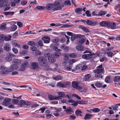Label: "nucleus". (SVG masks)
I'll use <instances>...</instances> for the list:
<instances>
[{"label":"nucleus","mask_w":120,"mask_h":120,"mask_svg":"<svg viewBox=\"0 0 120 120\" xmlns=\"http://www.w3.org/2000/svg\"><path fill=\"white\" fill-rule=\"evenodd\" d=\"M9 56H7L6 58V60L8 61H11L12 60L11 56H12L13 55L11 53H9Z\"/></svg>","instance_id":"b1692460"},{"label":"nucleus","mask_w":120,"mask_h":120,"mask_svg":"<svg viewBox=\"0 0 120 120\" xmlns=\"http://www.w3.org/2000/svg\"><path fill=\"white\" fill-rule=\"evenodd\" d=\"M120 80V76H116L115 77L114 81L115 82H117Z\"/></svg>","instance_id":"4c0bfd02"},{"label":"nucleus","mask_w":120,"mask_h":120,"mask_svg":"<svg viewBox=\"0 0 120 120\" xmlns=\"http://www.w3.org/2000/svg\"><path fill=\"white\" fill-rule=\"evenodd\" d=\"M116 24L113 22H109L108 28H110L112 29H116Z\"/></svg>","instance_id":"1a4fd4ad"},{"label":"nucleus","mask_w":120,"mask_h":120,"mask_svg":"<svg viewBox=\"0 0 120 120\" xmlns=\"http://www.w3.org/2000/svg\"><path fill=\"white\" fill-rule=\"evenodd\" d=\"M17 28L16 25H14L10 27V30L11 31H14L16 30Z\"/></svg>","instance_id":"bb28decb"},{"label":"nucleus","mask_w":120,"mask_h":120,"mask_svg":"<svg viewBox=\"0 0 120 120\" xmlns=\"http://www.w3.org/2000/svg\"><path fill=\"white\" fill-rule=\"evenodd\" d=\"M44 56L45 57H48V60L50 63H54L56 61V59L54 57L53 55H50L49 53H47L45 54Z\"/></svg>","instance_id":"7ed1b4c3"},{"label":"nucleus","mask_w":120,"mask_h":120,"mask_svg":"<svg viewBox=\"0 0 120 120\" xmlns=\"http://www.w3.org/2000/svg\"><path fill=\"white\" fill-rule=\"evenodd\" d=\"M91 75L90 74L86 75L84 77V79L85 81H87L90 77Z\"/></svg>","instance_id":"58836bf2"},{"label":"nucleus","mask_w":120,"mask_h":120,"mask_svg":"<svg viewBox=\"0 0 120 120\" xmlns=\"http://www.w3.org/2000/svg\"><path fill=\"white\" fill-rule=\"evenodd\" d=\"M105 81L107 83H111L112 82L111 78L110 76H108L105 78Z\"/></svg>","instance_id":"6ab92c4d"},{"label":"nucleus","mask_w":120,"mask_h":120,"mask_svg":"<svg viewBox=\"0 0 120 120\" xmlns=\"http://www.w3.org/2000/svg\"><path fill=\"white\" fill-rule=\"evenodd\" d=\"M11 46L9 44H5L4 47V49L5 51L8 52L11 50Z\"/></svg>","instance_id":"f3484780"},{"label":"nucleus","mask_w":120,"mask_h":120,"mask_svg":"<svg viewBox=\"0 0 120 120\" xmlns=\"http://www.w3.org/2000/svg\"><path fill=\"white\" fill-rule=\"evenodd\" d=\"M38 43L40 46H43L42 41L41 40L39 41L38 42Z\"/></svg>","instance_id":"774afa93"},{"label":"nucleus","mask_w":120,"mask_h":120,"mask_svg":"<svg viewBox=\"0 0 120 120\" xmlns=\"http://www.w3.org/2000/svg\"><path fill=\"white\" fill-rule=\"evenodd\" d=\"M53 49L54 50L57 51L55 52L54 54H52L54 56V57L56 59V58H57L61 54V53L59 52L61 50L60 49H58L57 47H54Z\"/></svg>","instance_id":"423d86ee"},{"label":"nucleus","mask_w":120,"mask_h":120,"mask_svg":"<svg viewBox=\"0 0 120 120\" xmlns=\"http://www.w3.org/2000/svg\"><path fill=\"white\" fill-rule=\"evenodd\" d=\"M63 56L64 57L65 59L68 60L69 57V53H65L63 54Z\"/></svg>","instance_id":"a18cd8bd"},{"label":"nucleus","mask_w":120,"mask_h":120,"mask_svg":"<svg viewBox=\"0 0 120 120\" xmlns=\"http://www.w3.org/2000/svg\"><path fill=\"white\" fill-rule=\"evenodd\" d=\"M12 61L14 64L17 65L20 64L21 62V60L16 59H13Z\"/></svg>","instance_id":"4be33fe9"},{"label":"nucleus","mask_w":120,"mask_h":120,"mask_svg":"<svg viewBox=\"0 0 120 120\" xmlns=\"http://www.w3.org/2000/svg\"><path fill=\"white\" fill-rule=\"evenodd\" d=\"M11 37V36L9 35L8 36L4 37V39L5 41H8L10 40Z\"/></svg>","instance_id":"e433bc0d"},{"label":"nucleus","mask_w":120,"mask_h":120,"mask_svg":"<svg viewBox=\"0 0 120 120\" xmlns=\"http://www.w3.org/2000/svg\"><path fill=\"white\" fill-rule=\"evenodd\" d=\"M28 44L30 45H35V43L33 41H30L28 42Z\"/></svg>","instance_id":"864d4df0"},{"label":"nucleus","mask_w":120,"mask_h":120,"mask_svg":"<svg viewBox=\"0 0 120 120\" xmlns=\"http://www.w3.org/2000/svg\"><path fill=\"white\" fill-rule=\"evenodd\" d=\"M81 112L79 110H77L75 111V113L77 116H81Z\"/></svg>","instance_id":"5fc2aeb1"},{"label":"nucleus","mask_w":120,"mask_h":120,"mask_svg":"<svg viewBox=\"0 0 120 120\" xmlns=\"http://www.w3.org/2000/svg\"><path fill=\"white\" fill-rule=\"evenodd\" d=\"M95 85L98 88H105L107 86V85L106 84H104L103 85L102 83L99 82H97L95 84Z\"/></svg>","instance_id":"9b49d317"},{"label":"nucleus","mask_w":120,"mask_h":120,"mask_svg":"<svg viewBox=\"0 0 120 120\" xmlns=\"http://www.w3.org/2000/svg\"><path fill=\"white\" fill-rule=\"evenodd\" d=\"M50 26H55L56 27L59 26H60V24H55L54 23H51L50 24Z\"/></svg>","instance_id":"8fccbe9b"},{"label":"nucleus","mask_w":120,"mask_h":120,"mask_svg":"<svg viewBox=\"0 0 120 120\" xmlns=\"http://www.w3.org/2000/svg\"><path fill=\"white\" fill-rule=\"evenodd\" d=\"M104 68L102 67V65L101 64L97 67L96 70H94V72L95 73V77L97 78L102 77V76L101 74L104 71Z\"/></svg>","instance_id":"f257e3e1"},{"label":"nucleus","mask_w":120,"mask_h":120,"mask_svg":"<svg viewBox=\"0 0 120 120\" xmlns=\"http://www.w3.org/2000/svg\"><path fill=\"white\" fill-rule=\"evenodd\" d=\"M37 48L35 46H32L30 47V49L32 51H35L37 49Z\"/></svg>","instance_id":"052dcab7"},{"label":"nucleus","mask_w":120,"mask_h":120,"mask_svg":"<svg viewBox=\"0 0 120 120\" xmlns=\"http://www.w3.org/2000/svg\"><path fill=\"white\" fill-rule=\"evenodd\" d=\"M25 101L23 100H21L20 101L19 103L21 105H24Z\"/></svg>","instance_id":"e2e57ef3"},{"label":"nucleus","mask_w":120,"mask_h":120,"mask_svg":"<svg viewBox=\"0 0 120 120\" xmlns=\"http://www.w3.org/2000/svg\"><path fill=\"white\" fill-rule=\"evenodd\" d=\"M109 22L103 21L100 23V26L103 27H106L108 28Z\"/></svg>","instance_id":"2eb2a0df"},{"label":"nucleus","mask_w":120,"mask_h":120,"mask_svg":"<svg viewBox=\"0 0 120 120\" xmlns=\"http://www.w3.org/2000/svg\"><path fill=\"white\" fill-rule=\"evenodd\" d=\"M36 8L39 10H41L45 9V7L38 6L36 7Z\"/></svg>","instance_id":"6e6d98bb"},{"label":"nucleus","mask_w":120,"mask_h":120,"mask_svg":"<svg viewBox=\"0 0 120 120\" xmlns=\"http://www.w3.org/2000/svg\"><path fill=\"white\" fill-rule=\"evenodd\" d=\"M86 24L92 26H95L98 24V22L96 21H92L90 20H87L86 21Z\"/></svg>","instance_id":"6e6552de"},{"label":"nucleus","mask_w":120,"mask_h":120,"mask_svg":"<svg viewBox=\"0 0 120 120\" xmlns=\"http://www.w3.org/2000/svg\"><path fill=\"white\" fill-rule=\"evenodd\" d=\"M10 67L13 70H16L18 68V66L16 64H12Z\"/></svg>","instance_id":"2f4dec72"},{"label":"nucleus","mask_w":120,"mask_h":120,"mask_svg":"<svg viewBox=\"0 0 120 120\" xmlns=\"http://www.w3.org/2000/svg\"><path fill=\"white\" fill-rule=\"evenodd\" d=\"M29 65L27 61H25L22 64L21 67L23 68H25L28 66Z\"/></svg>","instance_id":"a878e982"},{"label":"nucleus","mask_w":120,"mask_h":120,"mask_svg":"<svg viewBox=\"0 0 120 120\" xmlns=\"http://www.w3.org/2000/svg\"><path fill=\"white\" fill-rule=\"evenodd\" d=\"M69 57L71 58H75L77 56V55L75 53H69Z\"/></svg>","instance_id":"a19ab883"},{"label":"nucleus","mask_w":120,"mask_h":120,"mask_svg":"<svg viewBox=\"0 0 120 120\" xmlns=\"http://www.w3.org/2000/svg\"><path fill=\"white\" fill-rule=\"evenodd\" d=\"M71 85L73 88L76 89L80 90L82 88L79 83L75 81H73L72 82Z\"/></svg>","instance_id":"0eeeda50"},{"label":"nucleus","mask_w":120,"mask_h":120,"mask_svg":"<svg viewBox=\"0 0 120 120\" xmlns=\"http://www.w3.org/2000/svg\"><path fill=\"white\" fill-rule=\"evenodd\" d=\"M58 96L56 97V100H58L61 99L62 98H64L65 96V94L63 92H58Z\"/></svg>","instance_id":"9d476101"},{"label":"nucleus","mask_w":120,"mask_h":120,"mask_svg":"<svg viewBox=\"0 0 120 120\" xmlns=\"http://www.w3.org/2000/svg\"><path fill=\"white\" fill-rule=\"evenodd\" d=\"M91 111L95 112H98L100 111V110L98 108H95L90 110Z\"/></svg>","instance_id":"c756f323"},{"label":"nucleus","mask_w":120,"mask_h":120,"mask_svg":"<svg viewBox=\"0 0 120 120\" xmlns=\"http://www.w3.org/2000/svg\"><path fill=\"white\" fill-rule=\"evenodd\" d=\"M108 59L105 56H103L100 59V61L101 62H103L105 60H107Z\"/></svg>","instance_id":"79ce46f5"},{"label":"nucleus","mask_w":120,"mask_h":120,"mask_svg":"<svg viewBox=\"0 0 120 120\" xmlns=\"http://www.w3.org/2000/svg\"><path fill=\"white\" fill-rule=\"evenodd\" d=\"M108 56L109 57H112L113 55V53L111 52H109L107 53Z\"/></svg>","instance_id":"680f3d73"},{"label":"nucleus","mask_w":120,"mask_h":120,"mask_svg":"<svg viewBox=\"0 0 120 120\" xmlns=\"http://www.w3.org/2000/svg\"><path fill=\"white\" fill-rule=\"evenodd\" d=\"M4 38V37L3 35H0V43L3 41Z\"/></svg>","instance_id":"338daca9"},{"label":"nucleus","mask_w":120,"mask_h":120,"mask_svg":"<svg viewBox=\"0 0 120 120\" xmlns=\"http://www.w3.org/2000/svg\"><path fill=\"white\" fill-rule=\"evenodd\" d=\"M60 111V110L58 109H56L55 111H54L53 114L56 117H58L59 116V112Z\"/></svg>","instance_id":"cd10ccee"},{"label":"nucleus","mask_w":120,"mask_h":120,"mask_svg":"<svg viewBox=\"0 0 120 120\" xmlns=\"http://www.w3.org/2000/svg\"><path fill=\"white\" fill-rule=\"evenodd\" d=\"M86 101L82 100H79L77 101V103L79 104H85L86 103Z\"/></svg>","instance_id":"ea45409f"},{"label":"nucleus","mask_w":120,"mask_h":120,"mask_svg":"<svg viewBox=\"0 0 120 120\" xmlns=\"http://www.w3.org/2000/svg\"><path fill=\"white\" fill-rule=\"evenodd\" d=\"M38 60L39 62V64L41 66H46L48 65L47 59L46 57L40 56L38 57Z\"/></svg>","instance_id":"f03ea898"},{"label":"nucleus","mask_w":120,"mask_h":120,"mask_svg":"<svg viewBox=\"0 0 120 120\" xmlns=\"http://www.w3.org/2000/svg\"><path fill=\"white\" fill-rule=\"evenodd\" d=\"M61 49H63L65 52H68L69 50V47L66 46L64 45H62L61 47Z\"/></svg>","instance_id":"dca6fc26"},{"label":"nucleus","mask_w":120,"mask_h":120,"mask_svg":"<svg viewBox=\"0 0 120 120\" xmlns=\"http://www.w3.org/2000/svg\"><path fill=\"white\" fill-rule=\"evenodd\" d=\"M93 115L90 114H86L84 117V119L85 120H87L90 118Z\"/></svg>","instance_id":"393cba45"},{"label":"nucleus","mask_w":120,"mask_h":120,"mask_svg":"<svg viewBox=\"0 0 120 120\" xmlns=\"http://www.w3.org/2000/svg\"><path fill=\"white\" fill-rule=\"evenodd\" d=\"M79 28L81 29L83 31L86 32H89V30L88 28H87L83 26H79Z\"/></svg>","instance_id":"412c9836"},{"label":"nucleus","mask_w":120,"mask_h":120,"mask_svg":"<svg viewBox=\"0 0 120 120\" xmlns=\"http://www.w3.org/2000/svg\"><path fill=\"white\" fill-rule=\"evenodd\" d=\"M86 41L85 39L82 38L79 41V43L82 44L84 43Z\"/></svg>","instance_id":"de8ad7c7"},{"label":"nucleus","mask_w":120,"mask_h":120,"mask_svg":"<svg viewBox=\"0 0 120 120\" xmlns=\"http://www.w3.org/2000/svg\"><path fill=\"white\" fill-rule=\"evenodd\" d=\"M72 68V65L71 64H69L67 67L66 68L67 70L71 71V70Z\"/></svg>","instance_id":"09e8293b"},{"label":"nucleus","mask_w":120,"mask_h":120,"mask_svg":"<svg viewBox=\"0 0 120 120\" xmlns=\"http://www.w3.org/2000/svg\"><path fill=\"white\" fill-rule=\"evenodd\" d=\"M42 40L44 41V42L45 43H48L50 42V39L49 37L48 36H45L43 37Z\"/></svg>","instance_id":"ddd939ff"},{"label":"nucleus","mask_w":120,"mask_h":120,"mask_svg":"<svg viewBox=\"0 0 120 120\" xmlns=\"http://www.w3.org/2000/svg\"><path fill=\"white\" fill-rule=\"evenodd\" d=\"M27 1L25 0H23L21 2V5L24 6L25 5L27 4Z\"/></svg>","instance_id":"4d7b16f0"},{"label":"nucleus","mask_w":120,"mask_h":120,"mask_svg":"<svg viewBox=\"0 0 120 120\" xmlns=\"http://www.w3.org/2000/svg\"><path fill=\"white\" fill-rule=\"evenodd\" d=\"M53 11L59 10L62 9L60 3L58 1L55 2L53 4Z\"/></svg>","instance_id":"39448f33"},{"label":"nucleus","mask_w":120,"mask_h":120,"mask_svg":"<svg viewBox=\"0 0 120 120\" xmlns=\"http://www.w3.org/2000/svg\"><path fill=\"white\" fill-rule=\"evenodd\" d=\"M76 49L78 50L81 51L83 49V46L80 45L77 46L76 47Z\"/></svg>","instance_id":"f704fd0d"},{"label":"nucleus","mask_w":120,"mask_h":120,"mask_svg":"<svg viewBox=\"0 0 120 120\" xmlns=\"http://www.w3.org/2000/svg\"><path fill=\"white\" fill-rule=\"evenodd\" d=\"M38 63L36 62H33L32 63L31 68L33 69H35L37 68L38 67Z\"/></svg>","instance_id":"aec40b11"},{"label":"nucleus","mask_w":120,"mask_h":120,"mask_svg":"<svg viewBox=\"0 0 120 120\" xmlns=\"http://www.w3.org/2000/svg\"><path fill=\"white\" fill-rule=\"evenodd\" d=\"M71 84V82L67 81L66 82H58L57 85L60 87H65L69 86Z\"/></svg>","instance_id":"20e7f679"},{"label":"nucleus","mask_w":120,"mask_h":120,"mask_svg":"<svg viewBox=\"0 0 120 120\" xmlns=\"http://www.w3.org/2000/svg\"><path fill=\"white\" fill-rule=\"evenodd\" d=\"M6 24L5 23H2L0 26V29L4 30L5 29Z\"/></svg>","instance_id":"c9c22d12"},{"label":"nucleus","mask_w":120,"mask_h":120,"mask_svg":"<svg viewBox=\"0 0 120 120\" xmlns=\"http://www.w3.org/2000/svg\"><path fill=\"white\" fill-rule=\"evenodd\" d=\"M62 77L60 76L59 75L57 76L53 77V79H54L56 80H58L59 79H61L62 78Z\"/></svg>","instance_id":"37998d69"},{"label":"nucleus","mask_w":120,"mask_h":120,"mask_svg":"<svg viewBox=\"0 0 120 120\" xmlns=\"http://www.w3.org/2000/svg\"><path fill=\"white\" fill-rule=\"evenodd\" d=\"M106 13L105 11H101L100 12L98 13V15L99 16H102L105 14Z\"/></svg>","instance_id":"603ef678"},{"label":"nucleus","mask_w":120,"mask_h":120,"mask_svg":"<svg viewBox=\"0 0 120 120\" xmlns=\"http://www.w3.org/2000/svg\"><path fill=\"white\" fill-rule=\"evenodd\" d=\"M68 60L65 59V58H64V61L63 63V65L67 66L68 64Z\"/></svg>","instance_id":"c03bdc74"},{"label":"nucleus","mask_w":120,"mask_h":120,"mask_svg":"<svg viewBox=\"0 0 120 120\" xmlns=\"http://www.w3.org/2000/svg\"><path fill=\"white\" fill-rule=\"evenodd\" d=\"M92 56V55L91 54H86L82 55V58L86 59H91Z\"/></svg>","instance_id":"f8f14e48"},{"label":"nucleus","mask_w":120,"mask_h":120,"mask_svg":"<svg viewBox=\"0 0 120 120\" xmlns=\"http://www.w3.org/2000/svg\"><path fill=\"white\" fill-rule=\"evenodd\" d=\"M53 4L50 3L47 4L46 6V8L47 10H50L51 9L53 10Z\"/></svg>","instance_id":"a211bd4d"},{"label":"nucleus","mask_w":120,"mask_h":120,"mask_svg":"<svg viewBox=\"0 0 120 120\" xmlns=\"http://www.w3.org/2000/svg\"><path fill=\"white\" fill-rule=\"evenodd\" d=\"M13 45L15 46H16L18 48H20V45L16 43H14L13 44Z\"/></svg>","instance_id":"69168bd1"},{"label":"nucleus","mask_w":120,"mask_h":120,"mask_svg":"<svg viewBox=\"0 0 120 120\" xmlns=\"http://www.w3.org/2000/svg\"><path fill=\"white\" fill-rule=\"evenodd\" d=\"M64 5L69 6L71 5V4L70 0H67L65 1L64 2Z\"/></svg>","instance_id":"473e14b6"},{"label":"nucleus","mask_w":120,"mask_h":120,"mask_svg":"<svg viewBox=\"0 0 120 120\" xmlns=\"http://www.w3.org/2000/svg\"><path fill=\"white\" fill-rule=\"evenodd\" d=\"M82 11V9L81 8H77L75 9V12L76 14H79Z\"/></svg>","instance_id":"72a5a7b5"},{"label":"nucleus","mask_w":120,"mask_h":120,"mask_svg":"<svg viewBox=\"0 0 120 120\" xmlns=\"http://www.w3.org/2000/svg\"><path fill=\"white\" fill-rule=\"evenodd\" d=\"M74 97H76L79 100L81 99V98L80 97H79L78 95L76 94H73L72 95Z\"/></svg>","instance_id":"bf43d9fd"},{"label":"nucleus","mask_w":120,"mask_h":120,"mask_svg":"<svg viewBox=\"0 0 120 120\" xmlns=\"http://www.w3.org/2000/svg\"><path fill=\"white\" fill-rule=\"evenodd\" d=\"M18 32L17 31H16L13 35L12 37L13 38H15L18 35Z\"/></svg>","instance_id":"13d9d810"},{"label":"nucleus","mask_w":120,"mask_h":120,"mask_svg":"<svg viewBox=\"0 0 120 120\" xmlns=\"http://www.w3.org/2000/svg\"><path fill=\"white\" fill-rule=\"evenodd\" d=\"M4 13L5 15H13L14 13L13 12L9 11L4 12Z\"/></svg>","instance_id":"7c9ffc66"},{"label":"nucleus","mask_w":120,"mask_h":120,"mask_svg":"<svg viewBox=\"0 0 120 120\" xmlns=\"http://www.w3.org/2000/svg\"><path fill=\"white\" fill-rule=\"evenodd\" d=\"M75 62V59H72L68 61V63L70 64H72Z\"/></svg>","instance_id":"49530a36"},{"label":"nucleus","mask_w":120,"mask_h":120,"mask_svg":"<svg viewBox=\"0 0 120 120\" xmlns=\"http://www.w3.org/2000/svg\"><path fill=\"white\" fill-rule=\"evenodd\" d=\"M64 110L67 114H71L73 112L71 108L70 107L66 109L65 110Z\"/></svg>","instance_id":"5701e85b"},{"label":"nucleus","mask_w":120,"mask_h":120,"mask_svg":"<svg viewBox=\"0 0 120 120\" xmlns=\"http://www.w3.org/2000/svg\"><path fill=\"white\" fill-rule=\"evenodd\" d=\"M90 11L89 10H87L86 11L85 13L87 16L90 17L91 16V14H90Z\"/></svg>","instance_id":"0e129e2a"},{"label":"nucleus","mask_w":120,"mask_h":120,"mask_svg":"<svg viewBox=\"0 0 120 120\" xmlns=\"http://www.w3.org/2000/svg\"><path fill=\"white\" fill-rule=\"evenodd\" d=\"M76 38L75 34L72 35L71 38V40L72 41H73Z\"/></svg>","instance_id":"3c124183"},{"label":"nucleus","mask_w":120,"mask_h":120,"mask_svg":"<svg viewBox=\"0 0 120 120\" xmlns=\"http://www.w3.org/2000/svg\"><path fill=\"white\" fill-rule=\"evenodd\" d=\"M48 98L50 100H56V97H54L53 96L51 95H48Z\"/></svg>","instance_id":"c85d7f7f"},{"label":"nucleus","mask_w":120,"mask_h":120,"mask_svg":"<svg viewBox=\"0 0 120 120\" xmlns=\"http://www.w3.org/2000/svg\"><path fill=\"white\" fill-rule=\"evenodd\" d=\"M10 101V99L8 98H5L2 104L5 106L8 105L9 104Z\"/></svg>","instance_id":"4468645a"}]
</instances>
